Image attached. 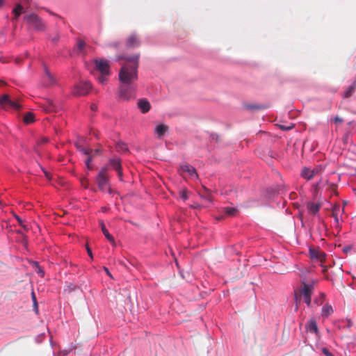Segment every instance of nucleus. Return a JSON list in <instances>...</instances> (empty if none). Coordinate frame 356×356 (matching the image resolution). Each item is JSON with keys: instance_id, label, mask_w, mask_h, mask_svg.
Listing matches in <instances>:
<instances>
[{"instance_id": "26", "label": "nucleus", "mask_w": 356, "mask_h": 356, "mask_svg": "<svg viewBox=\"0 0 356 356\" xmlns=\"http://www.w3.org/2000/svg\"><path fill=\"white\" fill-rule=\"evenodd\" d=\"M225 212L229 216H234L237 213V209L232 207H227L225 209Z\"/></svg>"}, {"instance_id": "8", "label": "nucleus", "mask_w": 356, "mask_h": 356, "mask_svg": "<svg viewBox=\"0 0 356 356\" xmlns=\"http://www.w3.org/2000/svg\"><path fill=\"white\" fill-rule=\"evenodd\" d=\"M140 41L135 33L130 35L126 40V45L128 48H134L140 46Z\"/></svg>"}, {"instance_id": "11", "label": "nucleus", "mask_w": 356, "mask_h": 356, "mask_svg": "<svg viewBox=\"0 0 356 356\" xmlns=\"http://www.w3.org/2000/svg\"><path fill=\"white\" fill-rule=\"evenodd\" d=\"M244 106L249 111H259L268 108L269 105L264 104H245Z\"/></svg>"}, {"instance_id": "1", "label": "nucleus", "mask_w": 356, "mask_h": 356, "mask_svg": "<svg viewBox=\"0 0 356 356\" xmlns=\"http://www.w3.org/2000/svg\"><path fill=\"white\" fill-rule=\"evenodd\" d=\"M116 59L117 60L124 59L127 62L120 70L119 80L124 86H129L138 78L137 69L138 67L139 54L129 57L118 56Z\"/></svg>"}, {"instance_id": "50", "label": "nucleus", "mask_w": 356, "mask_h": 356, "mask_svg": "<svg viewBox=\"0 0 356 356\" xmlns=\"http://www.w3.org/2000/svg\"><path fill=\"white\" fill-rule=\"evenodd\" d=\"M38 273H40V274L41 275V276H43V275H44V271H43V270H42L41 269H39V270H38Z\"/></svg>"}, {"instance_id": "36", "label": "nucleus", "mask_w": 356, "mask_h": 356, "mask_svg": "<svg viewBox=\"0 0 356 356\" xmlns=\"http://www.w3.org/2000/svg\"><path fill=\"white\" fill-rule=\"evenodd\" d=\"M319 193V185L318 184H316L314 186V195L315 197H317Z\"/></svg>"}, {"instance_id": "58", "label": "nucleus", "mask_w": 356, "mask_h": 356, "mask_svg": "<svg viewBox=\"0 0 356 356\" xmlns=\"http://www.w3.org/2000/svg\"><path fill=\"white\" fill-rule=\"evenodd\" d=\"M52 105V102H49V106Z\"/></svg>"}, {"instance_id": "39", "label": "nucleus", "mask_w": 356, "mask_h": 356, "mask_svg": "<svg viewBox=\"0 0 356 356\" xmlns=\"http://www.w3.org/2000/svg\"><path fill=\"white\" fill-rule=\"evenodd\" d=\"M117 172V174H118V176L120 179V181H122V176H123V173H122V168L119 169V170H115Z\"/></svg>"}, {"instance_id": "22", "label": "nucleus", "mask_w": 356, "mask_h": 356, "mask_svg": "<svg viewBox=\"0 0 356 356\" xmlns=\"http://www.w3.org/2000/svg\"><path fill=\"white\" fill-rule=\"evenodd\" d=\"M200 194V196L202 198H203L209 202L212 201V197H211V193L206 188H204L203 192H201Z\"/></svg>"}, {"instance_id": "23", "label": "nucleus", "mask_w": 356, "mask_h": 356, "mask_svg": "<svg viewBox=\"0 0 356 356\" xmlns=\"http://www.w3.org/2000/svg\"><path fill=\"white\" fill-rule=\"evenodd\" d=\"M23 10V7L20 4H17L16 7L13 9V13L15 14V19H17V18L22 14Z\"/></svg>"}, {"instance_id": "40", "label": "nucleus", "mask_w": 356, "mask_h": 356, "mask_svg": "<svg viewBox=\"0 0 356 356\" xmlns=\"http://www.w3.org/2000/svg\"><path fill=\"white\" fill-rule=\"evenodd\" d=\"M13 87L12 86L9 85L8 83L5 82L3 80H0V87Z\"/></svg>"}, {"instance_id": "59", "label": "nucleus", "mask_w": 356, "mask_h": 356, "mask_svg": "<svg viewBox=\"0 0 356 356\" xmlns=\"http://www.w3.org/2000/svg\"><path fill=\"white\" fill-rule=\"evenodd\" d=\"M54 41H56L57 40V38H54V39H53Z\"/></svg>"}, {"instance_id": "32", "label": "nucleus", "mask_w": 356, "mask_h": 356, "mask_svg": "<svg viewBox=\"0 0 356 356\" xmlns=\"http://www.w3.org/2000/svg\"><path fill=\"white\" fill-rule=\"evenodd\" d=\"M127 90H120V92L118 94L119 97L122 99H127L128 97L127 95Z\"/></svg>"}, {"instance_id": "16", "label": "nucleus", "mask_w": 356, "mask_h": 356, "mask_svg": "<svg viewBox=\"0 0 356 356\" xmlns=\"http://www.w3.org/2000/svg\"><path fill=\"white\" fill-rule=\"evenodd\" d=\"M306 330L307 332L317 333L318 332V327L315 320L311 319L308 321L306 325Z\"/></svg>"}, {"instance_id": "56", "label": "nucleus", "mask_w": 356, "mask_h": 356, "mask_svg": "<svg viewBox=\"0 0 356 356\" xmlns=\"http://www.w3.org/2000/svg\"><path fill=\"white\" fill-rule=\"evenodd\" d=\"M47 111H51V108H48L47 109Z\"/></svg>"}, {"instance_id": "57", "label": "nucleus", "mask_w": 356, "mask_h": 356, "mask_svg": "<svg viewBox=\"0 0 356 356\" xmlns=\"http://www.w3.org/2000/svg\"><path fill=\"white\" fill-rule=\"evenodd\" d=\"M326 270H327V268H324V269L323 270V273H325Z\"/></svg>"}, {"instance_id": "5", "label": "nucleus", "mask_w": 356, "mask_h": 356, "mask_svg": "<svg viewBox=\"0 0 356 356\" xmlns=\"http://www.w3.org/2000/svg\"><path fill=\"white\" fill-rule=\"evenodd\" d=\"M0 105L5 110L18 111L22 108L20 104L17 101L12 100L8 95H3L0 98Z\"/></svg>"}, {"instance_id": "30", "label": "nucleus", "mask_w": 356, "mask_h": 356, "mask_svg": "<svg viewBox=\"0 0 356 356\" xmlns=\"http://www.w3.org/2000/svg\"><path fill=\"white\" fill-rule=\"evenodd\" d=\"M120 43L118 41H114V42H109L107 46L108 47H111V48H115V49H117L120 47Z\"/></svg>"}, {"instance_id": "2", "label": "nucleus", "mask_w": 356, "mask_h": 356, "mask_svg": "<svg viewBox=\"0 0 356 356\" xmlns=\"http://www.w3.org/2000/svg\"><path fill=\"white\" fill-rule=\"evenodd\" d=\"M94 64L95 70L100 74L97 80L99 83L104 84L107 81V77L111 74L109 63L104 58H97L94 60Z\"/></svg>"}, {"instance_id": "52", "label": "nucleus", "mask_w": 356, "mask_h": 356, "mask_svg": "<svg viewBox=\"0 0 356 356\" xmlns=\"http://www.w3.org/2000/svg\"><path fill=\"white\" fill-rule=\"evenodd\" d=\"M86 181H86V179H84V180L82 181V184H83V185H86V183H84V182H86Z\"/></svg>"}, {"instance_id": "47", "label": "nucleus", "mask_w": 356, "mask_h": 356, "mask_svg": "<svg viewBox=\"0 0 356 356\" xmlns=\"http://www.w3.org/2000/svg\"><path fill=\"white\" fill-rule=\"evenodd\" d=\"M315 302L318 305H320L323 303V300L321 299V300H315Z\"/></svg>"}, {"instance_id": "28", "label": "nucleus", "mask_w": 356, "mask_h": 356, "mask_svg": "<svg viewBox=\"0 0 356 356\" xmlns=\"http://www.w3.org/2000/svg\"><path fill=\"white\" fill-rule=\"evenodd\" d=\"M179 196L184 200H186L188 198V191L186 189L181 190L179 191Z\"/></svg>"}, {"instance_id": "33", "label": "nucleus", "mask_w": 356, "mask_h": 356, "mask_svg": "<svg viewBox=\"0 0 356 356\" xmlns=\"http://www.w3.org/2000/svg\"><path fill=\"white\" fill-rule=\"evenodd\" d=\"M88 158L86 159L85 163H86V167L88 168V169H91V166H90V162L92 159V156H90V155H88Z\"/></svg>"}, {"instance_id": "20", "label": "nucleus", "mask_w": 356, "mask_h": 356, "mask_svg": "<svg viewBox=\"0 0 356 356\" xmlns=\"http://www.w3.org/2000/svg\"><path fill=\"white\" fill-rule=\"evenodd\" d=\"M23 121L25 124H31L33 123L35 121V115L31 112L26 113Z\"/></svg>"}, {"instance_id": "49", "label": "nucleus", "mask_w": 356, "mask_h": 356, "mask_svg": "<svg viewBox=\"0 0 356 356\" xmlns=\"http://www.w3.org/2000/svg\"><path fill=\"white\" fill-rule=\"evenodd\" d=\"M44 174L47 179H51L49 174L47 172L44 171Z\"/></svg>"}, {"instance_id": "55", "label": "nucleus", "mask_w": 356, "mask_h": 356, "mask_svg": "<svg viewBox=\"0 0 356 356\" xmlns=\"http://www.w3.org/2000/svg\"><path fill=\"white\" fill-rule=\"evenodd\" d=\"M282 129H285V130H286V129H289V128H288V127L286 128V127H282Z\"/></svg>"}, {"instance_id": "14", "label": "nucleus", "mask_w": 356, "mask_h": 356, "mask_svg": "<svg viewBox=\"0 0 356 356\" xmlns=\"http://www.w3.org/2000/svg\"><path fill=\"white\" fill-rule=\"evenodd\" d=\"M168 129L169 128L166 124H161L156 126L154 132L159 138H161L168 131Z\"/></svg>"}, {"instance_id": "9", "label": "nucleus", "mask_w": 356, "mask_h": 356, "mask_svg": "<svg viewBox=\"0 0 356 356\" xmlns=\"http://www.w3.org/2000/svg\"><path fill=\"white\" fill-rule=\"evenodd\" d=\"M181 169L183 172H187L191 177L198 178V175L196 172V169L193 166L188 163H185L181 165Z\"/></svg>"}, {"instance_id": "18", "label": "nucleus", "mask_w": 356, "mask_h": 356, "mask_svg": "<svg viewBox=\"0 0 356 356\" xmlns=\"http://www.w3.org/2000/svg\"><path fill=\"white\" fill-rule=\"evenodd\" d=\"M115 149L119 153H126L129 152L127 145L122 141H119L116 143Z\"/></svg>"}, {"instance_id": "6", "label": "nucleus", "mask_w": 356, "mask_h": 356, "mask_svg": "<svg viewBox=\"0 0 356 356\" xmlns=\"http://www.w3.org/2000/svg\"><path fill=\"white\" fill-rule=\"evenodd\" d=\"M302 290L300 295L302 296L305 302L308 305H311V295L314 290V286L312 284L305 283V280L302 282Z\"/></svg>"}, {"instance_id": "43", "label": "nucleus", "mask_w": 356, "mask_h": 356, "mask_svg": "<svg viewBox=\"0 0 356 356\" xmlns=\"http://www.w3.org/2000/svg\"><path fill=\"white\" fill-rule=\"evenodd\" d=\"M92 87L90 82H86L85 88L86 90L90 89Z\"/></svg>"}, {"instance_id": "54", "label": "nucleus", "mask_w": 356, "mask_h": 356, "mask_svg": "<svg viewBox=\"0 0 356 356\" xmlns=\"http://www.w3.org/2000/svg\"><path fill=\"white\" fill-rule=\"evenodd\" d=\"M321 298H322V299H323V298H324V296H325L324 293H321Z\"/></svg>"}, {"instance_id": "15", "label": "nucleus", "mask_w": 356, "mask_h": 356, "mask_svg": "<svg viewBox=\"0 0 356 356\" xmlns=\"http://www.w3.org/2000/svg\"><path fill=\"white\" fill-rule=\"evenodd\" d=\"M138 106L143 113L148 112L150 109L149 102L146 99H140Z\"/></svg>"}, {"instance_id": "51", "label": "nucleus", "mask_w": 356, "mask_h": 356, "mask_svg": "<svg viewBox=\"0 0 356 356\" xmlns=\"http://www.w3.org/2000/svg\"><path fill=\"white\" fill-rule=\"evenodd\" d=\"M3 1H4V0H0V8H1V6L3 5Z\"/></svg>"}, {"instance_id": "53", "label": "nucleus", "mask_w": 356, "mask_h": 356, "mask_svg": "<svg viewBox=\"0 0 356 356\" xmlns=\"http://www.w3.org/2000/svg\"><path fill=\"white\" fill-rule=\"evenodd\" d=\"M86 181H86V179H84V180L82 181V184H83V185H86V183H84V182H86Z\"/></svg>"}, {"instance_id": "35", "label": "nucleus", "mask_w": 356, "mask_h": 356, "mask_svg": "<svg viewBox=\"0 0 356 356\" xmlns=\"http://www.w3.org/2000/svg\"><path fill=\"white\" fill-rule=\"evenodd\" d=\"M336 124H340V123H342L343 122V119L340 118L339 116H336L334 117V118L332 120Z\"/></svg>"}, {"instance_id": "17", "label": "nucleus", "mask_w": 356, "mask_h": 356, "mask_svg": "<svg viewBox=\"0 0 356 356\" xmlns=\"http://www.w3.org/2000/svg\"><path fill=\"white\" fill-rule=\"evenodd\" d=\"M101 228L104 235L107 238V240L109 241L113 245H115V243L114 238L113 237L112 235L109 234L108 229L106 228V226L103 222H101Z\"/></svg>"}, {"instance_id": "29", "label": "nucleus", "mask_w": 356, "mask_h": 356, "mask_svg": "<svg viewBox=\"0 0 356 356\" xmlns=\"http://www.w3.org/2000/svg\"><path fill=\"white\" fill-rule=\"evenodd\" d=\"M15 218L17 220L20 226H22L25 230H28L29 228L27 225L23 224L22 220L17 215H15Z\"/></svg>"}, {"instance_id": "12", "label": "nucleus", "mask_w": 356, "mask_h": 356, "mask_svg": "<svg viewBox=\"0 0 356 356\" xmlns=\"http://www.w3.org/2000/svg\"><path fill=\"white\" fill-rule=\"evenodd\" d=\"M321 207V203H315L313 202H309L307 204V209L309 213L315 215L316 214Z\"/></svg>"}, {"instance_id": "41", "label": "nucleus", "mask_w": 356, "mask_h": 356, "mask_svg": "<svg viewBox=\"0 0 356 356\" xmlns=\"http://www.w3.org/2000/svg\"><path fill=\"white\" fill-rule=\"evenodd\" d=\"M31 295H32V298H33V305H34L35 307L37 308L38 307V303H37V301H36V298H35L34 292H32Z\"/></svg>"}, {"instance_id": "13", "label": "nucleus", "mask_w": 356, "mask_h": 356, "mask_svg": "<svg viewBox=\"0 0 356 356\" xmlns=\"http://www.w3.org/2000/svg\"><path fill=\"white\" fill-rule=\"evenodd\" d=\"M309 254L312 259H319L321 262H323L325 260V253L318 250L310 249Z\"/></svg>"}, {"instance_id": "48", "label": "nucleus", "mask_w": 356, "mask_h": 356, "mask_svg": "<svg viewBox=\"0 0 356 356\" xmlns=\"http://www.w3.org/2000/svg\"><path fill=\"white\" fill-rule=\"evenodd\" d=\"M104 270L106 271V274H107L108 276L112 277V276H111V273H110V272H109V270H108V269L107 268L104 267Z\"/></svg>"}, {"instance_id": "3", "label": "nucleus", "mask_w": 356, "mask_h": 356, "mask_svg": "<svg viewBox=\"0 0 356 356\" xmlns=\"http://www.w3.org/2000/svg\"><path fill=\"white\" fill-rule=\"evenodd\" d=\"M107 167L102 168L96 177V182L100 191L104 192L106 191L111 194L112 193V190L109 186V179L107 175Z\"/></svg>"}, {"instance_id": "42", "label": "nucleus", "mask_w": 356, "mask_h": 356, "mask_svg": "<svg viewBox=\"0 0 356 356\" xmlns=\"http://www.w3.org/2000/svg\"><path fill=\"white\" fill-rule=\"evenodd\" d=\"M99 153V149H92V152H90V156H92V157L97 154H98Z\"/></svg>"}, {"instance_id": "19", "label": "nucleus", "mask_w": 356, "mask_h": 356, "mask_svg": "<svg viewBox=\"0 0 356 356\" xmlns=\"http://www.w3.org/2000/svg\"><path fill=\"white\" fill-rule=\"evenodd\" d=\"M109 163L113 170H117L122 168L121 161L118 158H113L109 160Z\"/></svg>"}, {"instance_id": "4", "label": "nucleus", "mask_w": 356, "mask_h": 356, "mask_svg": "<svg viewBox=\"0 0 356 356\" xmlns=\"http://www.w3.org/2000/svg\"><path fill=\"white\" fill-rule=\"evenodd\" d=\"M24 20L28 25L33 26L37 31L43 32L46 30L45 23L42 18L35 13H31L25 15Z\"/></svg>"}, {"instance_id": "46", "label": "nucleus", "mask_w": 356, "mask_h": 356, "mask_svg": "<svg viewBox=\"0 0 356 356\" xmlns=\"http://www.w3.org/2000/svg\"><path fill=\"white\" fill-rule=\"evenodd\" d=\"M87 94H88V92H85V93H83V94H82V93H80V92H79V90H78V91H77V92L74 93V95H76V96H80V95H86Z\"/></svg>"}, {"instance_id": "45", "label": "nucleus", "mask_w": 356, "mask_h": 356, "mask_svg": "<svg viewBox=\"0 0 356 356\" xmlns=\"http://www.w3.org/2000/svg\"><path fill=\"white\" fill-rule=\"evenodd\" d=\"M87 252L90 258H92V253L90 248L87 247Z\"/></svg>"}, {"instance_id": "10", "label": "nucleus", "mask_w": 356, "mask_h": 356, "mask_svg": "<svg viewBox=\"0 0 356 356\" xmlns=\"http://www.w3.org/2000/svg\"><path fill=\"white\" fill-rule=\"evenodd\" d=\"M44 81L49 87H54L57 86L56 78L47 68L44 69Z\"/></svg>"}, {"instance_id": "34", "label": "nucleus", "mask_w": 356, "mask_h": 356, "mask_svg": "<svg viewBox=\"0 0 356 356\" xmlns=\"http://www.w3.org/2000/svg\"><path fill=\"white\" fill-rule=\"evenodd\" d=\"M85 46H86V42L84 41H83V40L78 41L77 47L80 51H82L83 49V48L85 47Z\"/></svg>"}, {"instance_id": "24", "label": "nucleus", "mask_w": 356, "mask_h": 356, "mask_svg": "<svg viewBox=\"0 0 356 356\" xmlns=\"http://www.w3.org/2000/svg\"><path fill=\"white\" fill-rule=\"evenodd\" d=\"M340 210V206L339 205H335L332 209V217L334 218V220L336 222H339V218H338V212Z\"/></svg>"}, {"instance_id": "27", "label": "nucleus", "mask_w": 356, "mask_h": 356, "mask_svg": "<svg viewBox=\"0 0 356 356\" xmlns=\"http://www.w3.org/2000/svg\"><path fill=\"white\" fill-rule=\"evenodd\" d=\"M78 289V286L74 284H70L67 286V288L65 289V291L67 293H71L72 291H76Z\"/></svg>"}, {"instance_id": "21", "label": "nucleus", "mask_w": 356, "mask_h": 356, "mask_svg": "<svg viewBox=\"0 0 356 356\" xmlns=\"http://www.w3.org/2000/svg\"><path fill=\"white\" fill-rule=\"evenodd\" d=\"M333 312L332 307L329 305H325L322 308L321 314L323 316L327 317Z\"/></svg>"}, {"instance_id": "37", "label": "nucleus", "mask_w": 356, "mask_h": 356, "mask_svg": "<svg viewBox=\"0 0 356 356\" xmlns=\"http://www.w3.org/2000/svg\"><path fill=\"white\" fill-rule=\"evenodd\" d=\"M353 92V90H346L343 93V97H346V98L350 97V96H352Z\"/></svg>"}, {"instance_id": "44", "label": "nucleus", "mask_w": 356, "mask_h": 356, "mask_svg": "<svg viewBox=\"0 0 356 356\" xmlns=\"http://www.w3.org/2000/svg\"><path fill=\"white\" fill-rule=\"evenodd\" d=\"M90 108H91L92 111H96L97 109V106L96 104H92L90 106Z\"/></svg>"}, {"instance_id": "7", "label": "nucleus", "mask_w": 356, "mask_h": 356, "mask_svg": "<svg viewBox=\"0 0 356 356\" xmlns=\"http://www.w3.org/2000/svg\"><path fill=\"white\" fill-rule=\"evenodd\" d=\"M321 170L322 168L321 166H317L313 169L305 167L301 171V176L307 180H310Z\"/></svg>"}, {"instance_id": "31", "label": "nucleus", "mask_w": 356, "mask_h": 356, "mask_svg": "<svg viewBox=\"0 0 356 356\" xmlns=\"http://www.w3.org/2000/svg\"><path fill=\"white\" fill-rule=\"evenodd\" d=\"M327 189L333 193H337V186L334 184H328Z\"/></svg>"}, {"instance_id": "25", "label": "nucleus", "mask_w": 356, "mask_h": 356, "mask_svg": "<svg viewBox=\"0 0 356 356\" xmlns=\"http://www.w3.org/2000/svg\"><path fill=\"white\" fill-rule=\"evenodd\" d=\"M76 147H77V149H79V152H81V153H83L85 155H90V152H92V149H90V148H85V147H82L81 145H76Z\"/></svg>"}, {"instance_id": "38", "label": "nucleus", "mask_w": 356, "mask_h": 356, "mask_svg": "<svg viewBox=\"0 0 356 356\" xmlns=\"http://www.w3.org/2000/svg\"><path fill=\"white\" fill-rule=\"evenodd\" d=\"M49 141L48 138L43 137L38 141V145L45 144Z\"/></svg>"}]
</instances>
